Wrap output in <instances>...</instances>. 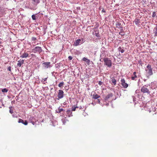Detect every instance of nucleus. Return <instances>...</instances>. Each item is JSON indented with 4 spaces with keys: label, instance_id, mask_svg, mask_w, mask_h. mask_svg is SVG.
Masks as SVG:
<instances>
[{
    "label": "nucleus",
    "instance_id": "obj_31",
    "mask_svg": "<svg viewBox=\"0 0 157 157\" xmlns=\"http://www.w3.org/2000/svg\"><path fill=\"white\" fill-rule=\"evenodd\" d=\"M86 63L88 65H89L90 64V60H89V59H87V60H86Z\"/></svg>",
    "mask_w": 157,
    "mask_h": 157
},
{
    "label": "nucleus",
    "instance_id": "obj_20",
    "mask_svg": "<svg viewBox=\"0 0 157 157\" xmlns=\"http://www.w3.org/2000/svg\"><path fill=\"white\" fill-rule=\"evenodd\" d=\"M78 107H77L76 105H74V106H72L71 108V110L72 111H75L76 110V108H78Z\"/></svg>",
    "mask_w": 157,
    "mask_h": 157
},
{
    "label": "nucleus",
    "instance_id": "obj_15",
    "mask_svg": "<svg viewBox=\"0 0 157 157\" xmlns=\"http://www.w3.org/2000/svg\"><path fill=\"white\" fill-rule=\"evenodd\" d=\"M81 41V40L80 39H78L75 42V45L76 46H78L79 45Z\"/></svg>",
    "mask_w": 157,
    "mask_h": 157
},
{
    "label": "nucleus",
    "instance_id": "obj_14",
    "mask_svg": "<svg viewBox=\"0 0 157 157\" xmlns=\"http://www.w3.org/2000/svg\"><path fill=\"white\" fill-rule=\"evenodd\" d=\"M110 82H111L112 85H115L116 84V80L114 78H113Z\"/></svg>",
    "mask_w": 157,
    "mask_h": 157
},
{
    "label": "nucleus",
    "instance_id": "obj_16",
    "mask_svg": "<svg viewBox=\"0 0 157 157\" xmlns=\"http://www.w3.org/2000/svg\"><path fill=\"white\" fill-rule=\"evenodd\" d=\"M116 27L120 28H122V27L121 24L118 22H116Z\"/></svg>",
    "mask_w": 157,
    "mask_h": 157
},
{
    "label": "nucleus",
    "instance_id": "obj_23",
    "mask_svg": "<svg viewBox=\"0 0 157 157\" xmlns=\"http://www.w3.org/2000/svg\"><path fill=\"white\" fill-rule=\"evenodd\" d=\"M2 92L3 93H6L8 92V90L6 88H4L2 90Z\"/></svg>",
    "mask_w": 157,
    "mask_h": 157
},
{
    "label": "nucleus",
    "instance_id": "obj_44",
    "mask_svg": "<svg viewBox=\"0 0 157 157\" xmlns=\"http://www.w3.org/2000/svg\"><path fill=\"white\" fill-rule=\"evenodd\" d=\"M119 33L120 34H121V33Z\"/></svg>",
    "mask_w": 157,
    "mask_h": 157
},
{
    "label": "nucleus",
    "instance_id": "obj_32",
    "mask_svg": "<svg viewBox=\"0 0 157 157\" xmlns=\"http://www.w3.org/2000/svg\"><path fill=\"white\" fill-rule=\"evenodd\" d=\"M28 122L26 121H25V122H24L23 124L25 125H27L28 124Z\"/></svg>",
    "mask_w": 157,
    "mask_h": 157
},
{
    "label": "nucleus",
    "instance_id": "obj_12",
    "mask_svg": "<svg viewBox=\"0 0 157 157\" xmlns=\"http://www.w3.org/2000/svg\"><path fill=\"white\" fill-rule=\"evenodd\" d=\"M24 60H23L18 61L17 63V66L19 67H20L21 65L24 63Z\"/></svg>",
    "mask_w": 157,
    "mask_h": 157
},
{
    "label": "nucleus",
    "instance_id": "obj_25",
    "mask_svg": "<svg viewBox=\"0 0 157 157\" xmlns=\"http://www.w3.org/2000/svg\"><path fill=\"white\" fill-rule=\"evenodd\" d=\"M24 121L23 120L21 119H19L18 121V122L20 123H21L22 124L24 123Z\"/></svg>",
    "mask_w": 157,
    "mask_h": 157
},
{
    "label": "nucleus",
    "instance_id": "obj_37",
    "mask_svg": "<svg viewBox=\"0 0 157 157\" xmlns=\"http://www.w3.org/2000/svg\"><path fill=\"white\" fill-rule=\"evenodd\" d=\"M136 72L135 71L133 73V75H136Z\"/></svg>",
    "mask_w": 157,
    "mask_h": 157
},
{
    "label": "nucleus",
    "instance_id": "obj_26",
    "mask_svg": "<svg viewBox=\"0 0 157 157\" xmlns=\"http://www.w3.org/2000/svg\"><path fill=\"white\" fill-rule=\"evenodd\" d=\"M48 77L45 78H44L42 79L41 80V81L43 82L45 81H46Z\"/></svg>",
    "mask_w": 157,
    "mask_h": 157
},
{
    "label": "nucleus",
    "instance_id": "obj_9",
    "mask_svg": "<svg viewBox=\"0 0 157 157\" xmlns=\"http://www.w3.org/2000/svg\"><path fill=\"white\" fill-rule=\"evenodd\" d=\"M40 2V0H32V2L34 5L36 6Z\"/></svg>",
    "mask_w": 157,
    "mask_h": 157
},
{
    "label": "nucleus",
    "instance_id": "obj_27",
    "mask_svg": "<svg viewBox=\"0 0 157 157\" xmlns=\"http://www.w3.org/2000/svg\"><path fill=\"white\" fill-rule=\"evenodd\" d=\"M11 108H12L11 107H9V108H10V112L12 114V113H13V110H12V109H11Z\"/></svg>",
    "mask_w": 157,
    "mask_h": 157
},
{
    "label": "nucleus",
    "instance_id": "obj_11",
    "mask_svg": "<svg viewBox=\"0 0 157 157\" xmlns=\"http://www.w3.org/2000/svg\"><path fill=\"white\" fill-rule=\"evenodd\" d=\"M134 22L135 23L136 25H138L139 23H140V20L139 19L136 18L134 20Z\"/></svg>",
    "mask_w": 157,
    "mask_h": 157
},
{
    "label": "nucleus",
    "instance_id": "obj_18",
    "mask_svg": "<svg viewBox=\"0 0 157 157\" xmlns=\"http://www.w3.org/2000/svg\"><path fill=\"white\" fill-rule=\"evenodd\" d=\"M154 33H155V36H157V25H156V26L154 28Z\"/></svg>",
    "mask_w": 157,
    "mask_h": 157
},
{
    "label": "nucleus",
    "instance_id": "obj_5",
    "mask_svg": "<svg viewBox=\"0 0 157 157\" xmlns=\"http://www.w3.org/2000/svg\"><path fill=\"white\" fill-rule=\"evenodd\" d=\"M141 91L143 93H147L149 94L150 93L149 90L146 87V86H143L141 89Z\"/></svg>",
    "mask_w": 157,
    "mask_h": 157
},
{
    "label": "nucleus",
    "instance_id": "obj_28",
    "mask_svg": "<svg viewBox=\"0 0 157 157\" xmlns=\"http://www.w3.org/2000/svg\"><path fill=\"white\" fill-rule=\"evenodd\" d=\"M32 18L33 20H35L36 19L35 16L34 15H33L32 16Z\"/></svg>",
    "mask_w": 157,
    "mask_h": 157
},
{
    "label": "nucleus",
    "instance_id": "obj_41",
    "mask_svg": "<svg viewBox=\"0 0 157 157\" xmlns=\"http://www.w3.org/2000/svg\"><path fill=\"white\" fill-rule=\"evenodd\" d=\"M102 11L104 12H105V10H102Z\"/></svg>",
    "mask_w": 157,
    "mask_h": 157
},
{
    "label": "nucleus",
    "instance_id": "obj_19",
    "mask_svg": "<svg viewBox=\"0 0 157 157\" xmlns=\"http://www.w3.org/2000/svg\"><path fill=\"white\" fill-rule=\"evenodd\" d=\"M64 84V82H60L58 85V86L59 87L62 88L63 86V85Z\"/></svg>",
    "mask_w": 157,
    "mask_h": 157
},
{
    "label": "nucleus",
    "instance_id": "obj_8",
    "mask_svg": "<svg viewBox=\"0 0 157 157\" xmlns=\"http://www.w3.org/2000/svg\"><path fill=\"white\" fill-rule=\"evenodd\" d=\"M43 66L46 68H48L50 66V63L49 62H44L43 63Z\"/></svg>",
    "mask_w": 157,
    "mask_h": 157
},
{
    "label": "nucleus",
    "instance_id": "obj_6",
    "mask_svg": "<svg viewBox=\"0 0 157 157\" xmlns=\"http://www.w3.org/2000/svg\"><path fill=\"white\" fill-rule=\"evenodd\" d=\"M121 85L124 88H127L128 86V85L125 83V80L124 79H122L121 80Z\"/></svg>",
    "mask_w": 157,
    "mask_h": 157
},
{
    "label": "nucleus",
    "instance_id": "obj_39",
    "mask_svg": "<svg viewBox=\"0 0 157 157\" xmlns=\"http://www.w3.org/2000/svg\"><path fill=\"white\" fill-rule=\"evenodd\" d=\"M97 100H98V103H100V100L99 99H98Z\"/></svg>",
    "mask_w": 157,
    "mask_h": 157
},
{
    "label": "nucleus",
    "instance_id": "obj_33",
    "mask_svg": "<svg viewBox=\"0 0 157 157\" xmlns=\"http://www.w3.org/2000/svg\"><path fill=\"white\" fill-rule=\"evenodd\" d=\"M87 59L86 58H85V57H84L83 59H82V60L84 61H85L86 62V60H87Z\"/></svg>",
    "mask_w": 157,
    "mask_h": 157
},
{
    "label": "nucleus",
    "instance_id": "obj_21",
    "mask_svg": "<svg viewBox=\"0 0 157 157\" xmlns=\"http://www.w3.org/2000/svg\"><path fill=\"white\" fill-rule=\"evenodd\" d=\"M31 40L32 41V43H35V41L36 40V38L35 37H33L32 38Z\"/></svg>",
    "mask_w": 157,
    "mask_h": 157
},
{
    "label": "nucleus",
    "instance_id": "obj_46",
    "mask_svg": "<svg viewBox=\"0 0 157 157\" xmlns=\"http://www.w3.org/2000/svg\"><path fill=\"white\" fill-rule=\"evenodd\" d=\"M156 25H157V24H156Z\"/></svg>",
    "mask_w": 157,
    "mask_h": 157
},
{
    "label": "nucleus",
    "instance_id": "obj_42",
    "mask_svg": "<svg viewBox=\"0 0 157 157\" xmlns=\"http://www.w3.org/2000/svg\"><path fill=\"white\" fill-rule=\"evenodd\" d=\"M82 39V43H83V39Z\"/></svg>",
    "mask_w": 157,
    "mask_h": 157
},
{
    "label": "nucleus",
    "instance_id": "obj_3",
    "mask_svg": "<svg viewBox=\"0 0 157 157\" xmlns=\"http://www.w3.org/2000/svg\"><path fill=\"white\" fill-rule=\"evenodd\" d=\"M42 51L41 48L40 47L37 46L35 47L32 50V52L34 53L40 54Z\"/></svg>",
    "mask_w": 157,
    "mask_h": 157
},
{
    "label": "nucleus",
    "instance_id": "obj_22",
    "mask_svg": "<svg viewBox=\"0 0 157 157\" xmlns=\"http://www.w3.org/2000/svg\"><path fill=\"white\" fill-rule=\"evenodd\" d=\"M137 78L136 75H134V76L131 77V79L132 80H136V78Z\"/></svg>",
    "mask_w": 157,
    "mask_h": 157
},
{
    "label": "nucleus",
    "instance_id": "obj_10",
    "mask_svg": "<svg viewBox=\"0 0 157 157\" xmlns=\"http://www.w3.org/2000/svg\"><path fill=\"white\" fill-rule=\"evenodd\" d=\"M113 96V94L112 93H110L108 94L105 98V100H108V99L112 97Z\"/></svg>",
    "mask_w": 157,
    "mask_h": 157
},
{
    "label": "nucleus",
    "instance_id": "obj_29",
    "mask_svg": "<svg viewBox=\"0 0 157 157\" xmlns=\"http://www.w3.org/2000/svg\"><path fill=\"white\" fill-rule=\"evenodd\" d=\"M156 16V13L155 12H154L152 13V17H154Z\"/></svg>",
    "mask_w": 157,
    "mask_h": 157
},
{
    "label": "nucleus",
    "instance_id": "obj_2",
    "mask_svg": "<svg viewBox=\"0 0 157 157\" xmlns=\"http://www.w3.org/2000/svg\"><path fill=\"white\" fill-rule=\"evenodd\" d=\"M105 64L107 67H110L112 66V61L108 58H105L103 59Z\"/></svg>",
    "mask_w": 157,
    "mask_h": 157
},
{
    "label": "nucleus",
    "instance_id": "obj_17",
    "mask_svg": "<svg viewBox=\"0 0 157 157\" xmlns=\"http://www.w3.org/2000/svg\"><path fill=\"white\" fill-rule=\"evenodd\" d=\"M67 113L69 117L72 116V112L71 110H67Z\"/></svg>",
    "mask_w": 157,
    "mask_h": 157
},
{
    "label": "nucleus",
    "instance_id": "obj_43",
    "mask_svg": "<svg viewBox=\"0 0 157 157\" xmlns=\"http://www.w3.org/2000/svg\"><path fill=\"white\" fill-rule=\"evenodd\" d=\"M31 118H32V119H33V117H31Z\"/></svg>",
    "mask_w": 157,
    "mask_h": 157
},
{
    "label": "nucleus",
    "instance_id": "obj_38",
    "mask_svg": "<svg viewBox=\"0 0 157 157\" xmlns=\"http://www.w3.org/2000/svg\"><path fill=\"white\" fill-rule=\"evenodd\" d=\"M31 123H32L33 124V125H34L35 124V122L34 121H31Z\"/></svg>",
    "mask_w": 157,
    "mask_h": 157
},
{
    "label": "nucleus",
    "instance_id": "obj_7",
    "mask_svg": "<svg viewBox=\"0 0 157 157\" xmlns=\"http://www.w3.org/2000/svg\"><path fill=\"white\" fill-rule=\"evenodd\" d=\"M29 53L25 51L22 55L20 56V57L21 58H27L29 56Z\"/></svg>",
    "mask_w": 157,
    "mask_h": 157
},
{
    "label": "nucleus",
    "instance_id": "obj_45",
    "mask_svg": "<svg viewBox=\"0 0 157 157\" xmlns=\"http://www.w3.org/2000/svg\"><path fill=\"white\" fill-rule=\"evenodd\" d=\"M35 46V45H33V46Z\"/></svg>",
    "mask_w": 157,
    "mask_h": 157
},
{
    "label": "nucleus",
    "instance_id": "obj_40",
    "mask_svg": "<svg viewBox=\"0 0 157 157\" xmlns=\"http://www.w3.org/2000/svg\"><path fill=\"white\" fill-rule=\"evenodd\" d=\"M31 55L32 56H35V55H34V54H32Z\"/></svg>",
    "mask_w": 157,
    "mask_h": 157
},
{
    "label": "nucleus",
    "instance_id": "obj_24",
    "mask_svg": "<svg viewBox=\"0 0 157 157\" xmlns=\"http://www.w3.org/2000/svg\"><path fill=\"white\" fill-rule=\"evenodd\" d=\"M58 111L57 112L58 113H60L61 112L63 111L64 110L62 108H60L59 107L58 109Z\"/></svg>",
    "mask_w": 157,
    "mask_h": 157
},
{
    "label": "nucleus",
    "instance_id": "obj_36",
    "mask_svg": "<svg viewBox=\"0 0 157 157\" xmlns=\"http://www.w3.org/2000/svg\"><path fill=\"white\" fill-rule=\"evenodd\" d=\"M8 70L9 71H11V67L10 66L8 68Z\"/></svg>",
    "mask_w": 157,
    "mask_h": 157
},
{
    "label": "nucleus",
    "instance_id": "obj_1",
    "mask_svg": "<svg viewBox=\"0 0 157 157\" xmlns=\"http://www.w3.org/2000/svg\"><path fill=\"white\" fill-rule=\"evenodd\" d=\"M145 71L147 74L148 76H151L153 75V73L151 65H148L146 67Z\"/></svg>",
    "mask_w": 157,
    "mask_h": 157
},
{
    "label": "nucleus",
    "instance_id": "obj_34",
    "mask_svg": "<svg viewBox=\"0 0 157 157\" xmlns=\"http://www.w3.org/2000/svg\"><path fill=\"white\" fill-rule=\"evenodd\" d=\"M102 83L103 82L101 81H99L98 82V84L100 86L102 84Z\"/></svg>",
    "mask_w": 157,
    "mask_h": 157
},
{
    "label": "nucleus",
    "instance_id": "obj_35",
    "mask_svg": "<svg viewBox=\"0 0 157 157\" xmlns=\"http://www.w3.org/2000/svg\"><path fill=\"white\" fill-rule=\"evenodd\" d=\"M68 58L69 60H71L72 59V57L71 56H69Z\"/></svg>",
    "mask_w": 157,
    "mask_h": 157
},
{
    "label": "nucleus",
    "instance_id": "obj_4",
    "mask_svg": "<svg viewBox=\"0 0 157 157\" xmlns=\"http://www.w3.org/2000/svg\"><path fill=\"white\" fill-rule=\"evenodd\" d=\"M64 95V92L63 90H59L58 92L57 98L58 100H59L60 99L63 98Z\"/></svg>",
    "mask_w": 157,
    "mask_h": 157
},
{
    "label": "nucleus",
    "instance_id": "obj_30",
    "mask_svg": "<svg viewBox=\"0 0 157 157\" xmlns=\"http://www.w3.org/2000/svg\"><path fill=\"white\" fill-rule=\"evenodd\" d=\"M120 50H119V51L121 52V53H123L124 52V51L123 49H122L121 48H120Z\"/></svg>",
    "mask_w": 157,
    "mask_h": 157
},
{
    "label": "nucleus",
    "instance_id": "obj_13",
    "mask_svg": "<svg viewBox=\"0 0 157 157\" xmlns=\"http://www.w3.org/2000/svg\"><path fill=\"white\" fill-rule=\"evenodd\" d=\"M100 97V96L97 94H94L92 95V98L94 99H97Z\"/></svg>",
    "mask_w": 157,
    "mask_h": 157
}]
</instances>
